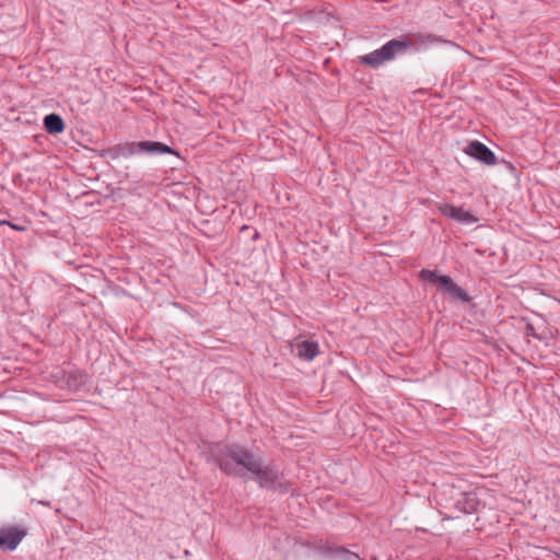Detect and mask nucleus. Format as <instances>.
Segmentation results:
<instances>
[{
    "label": "nucleus",
    "instance_id": "nucleus-2",
    "mask_svg": "<svg viewBox=\"0 0 560 560\" xmlns=\"http://www.w3.org/2000/svg\"><path fill=\"white\" fill-rule=\"evenodd\" d=\"M171 152L168 145L158 141L128 142L107 149V154L113 159L118 156L128 158L136 154L160 155Z\"/></svg>",
    "mask_w": 560,
    "mask_h": 560
},
{
    "label": "nucleus",
    "instance_id": "nucleus-13",
    "mask_svg": "<svg viewBox=\"0 0 560 560\" xmlns=\"http://www.w3.org/2000/svg\"><path fill=\"white\" fill-rule=\"evenodd\" d=\"M3 225H9L11 229H13L15 231H20V232L26 231V226L25 225L14 224V223H12L10 221H7V223H4Z\"/></svg>",
    "mask_w": 560,
    "mask_h": 560
},
{
    "label": "nucleus",
    "instance_id": "nucleus-12",
    "mask_svg": "<svg viewBox=\"0 0 560 560\" xmlns=\"http://www.w3.org/2000/svg\"><path fill=\"white\" fill-rule=\"evenodd\" d=\"M440 277L441 276L438 275V272L435 270L422 269L419 272L420 280L424 281V282H432V283L436 284V282H439Z\"/></svg>",
    "mask_w": 560,
    "mask_h": 560
},
{
    "label": "nucleus",
    "instance_id": "nucleus-15",
    "mask_svg": "<svg viewBox=\"0 0 560 560\" xmlns=\"http://www.w3.org/2000/svg\"><path fill=\"white\" fill-rule=\"evenodd\" d=\"M4 223H7V220H0V225H3Z\"/></svg>",
    "mask_w": 560,
    "mask_h": 560
},
{
    "label": "nucleus",
    "instance_id": "nucleus-3",
    "mask_svg": "<svg viewBox=\"0 0 560 560\" xmlns=\"http://www.w3.org/2000/svg\"><path fill=\"white\" fill-rule=\"evenodd\" d=\"M411 46V44L407 40H398L392 39L383 45L381 48L375 49L374 51L361 56V62L364 65H369L373 68H377L386 61L394 59L396 54L402 51L405 48Z\"/></svg>",
    "mask_w": 560,
    "mask_h": 560
},
{
    "label": "nucleus",
    "instance_id": "nucleus-4",
    "mask_svg": "<svg viewBox=\"0 0 560 560\" xmlns=\"http://www.w3.org/2000/svg\"><path fill=\"white\" fill-rule=\"evenodd\" d=\"M252 474L257 477L260 488L279 490L280 492L289 491L288 483L280 481L281 474L271 463L264 465L260 458Z\"/></svg>",
    "mask_w": 560,
    "mask_h": 560
},
{
    "label": "nucleus",
    "instance_id": "nucleus-9",
    "mask_svg": "<svg viewBox=\"0 0 560 560\" xmlns=\"http://www.w3.org/2000/svg\"><path fill=\"white\" fill-rule=\"evenodd\" d=\"M478 505L479 500L474 492L463 493L456 502V508L465 514H472L477 511Z\"/></svg>",
    "mask_w": 560,
    "mask_h": 560
},
{
    "label": "nucleus",
    "instance_id": "nucleus-11",
    "mask_svg": "<svg viewBox=\"0 0 560 560\" xmlns=\"http://www.w3.org/2000/svg\"><path fill=\"white\" fill-rule=\"evenodd\" d=\"M44 127L50 133H60L65 129V122L59 115L49 114L44 118Z\"/></svg>",
    "mask_w": 560,
    "mask_h": 560
},
{
    "label": "nucleus",
    "instance_id": "nucleus-1",
    "mask_svg": "<svg viewBox=\"0 0 560 560\" xmlns=\"http://www.w3.org/2000/svg\"><path fill=\"white\" fill-rule=\"evenodd\" d=\"M259 459L249 448L238 444L224 445L215 455L220 470L232 477H243L245 470L252 472Z\"/></svg>",
    "mask_w": 560,
    "mask_h": 560
},
{
    "label": "nucleus",
    "instance_id": "nucleus-10",
    "mask_svg": "<svg viewBox=\"0 0 560 560\" xmlns=\"http://www.w3.org/2000/svg\"><path fill=\"white\" fill-rule=\"evenodd\" d=\"M318 353V345L313 341H302L298 345V357L305 360H313Z\"/></svg>",
    "mask_w": 560,
    "mask_h": 560
},
{
    "label": "nucleus",
    "instance_id": "nucleus-8",
    "mask_svg": "<svg viewBox=\"0 0 560 560\" xmlns=\"http://www.w3.org/2000/svg\"><path fill=\"white\" fill-rule=\"evenodd\" d=\"M436 284L445 290L451 296L463 302L469 301V296L466 291L458 287L450 276H441Z\"/></svg>",
    "mask_w": 560,
    "mask_h": 560
},
{
    "label": "nucleus",
    "instance_id": "nucleus-7",
    "mask_svg": "<svg viewBox=\"0 0 560 560\" xmlns=\"http://www.w3.org/2000/svg\"><path fill=\"white\" fill-rule=\"evenodd\" d=\"M438 210L442 215L453 219L459 223L472 224L478 221L471 212L465 210L463 207H455L451 203H439Z\"/></svg>",
    "mask_w": 560,
    "mask_h": 560
},
{
    "label": "nucleus",
    "instance_id": "nucleus-6",
    "mask_svg": "<svg viewBox=\"0 0 560 560\" xmlns=\"http://www.w3.org/2000/svg\"><path fill=\"white\" fill-rule=\"evenodd\" d=\"M464 152L486 165H494L497 163L495 154L480 141H470L465 147Z\"/></svg>",
    "mask_w": 560,
    "mask_h": 560
},
{
    "label": "nucleus",
    "instance_id": "nucleus-14",
    "mask_svg": "<svg viewBox=\"0 0 560 560\" xmlns=\"http://www.w3.org/2000/svg\"><path fill=\"white\" fill-rule=\"evenodd\" d=\"M348 557H351V558H354V559H359L358 555L355 553H350L348 551H343Z\"/></svg>",
    "mask_w": 560,
    "mask_h": 560
},
{
    "label": "nucleus",
    "instance_id": "nucleus-5",
    "mask_svg": "<svg viewBox=\"0 0 560 560\" xmlns=\"http://www.w3.org/2000/svg\"><path fill=\"white\" fill-rule=\"evenodd\" d=\"M27 535V530L21 525H9L0 528V550L13 551Z\"/></svg>",
    "mask_w": 560,
    "mask_h": 560
}]
</instances>
